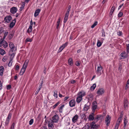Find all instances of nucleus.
<instances>
[{"label":"nucleus","mask_w":129,"mask_h":129,"mask_svg":"<svg viewBox=\"0 0 129 129\" xmlns=\"http://www.w3.org/2000/svg\"><path fill=\"white\" fill-rule=\"evenodd\" d=\"M86 95V92L84 90H81L78 92L77 93V97L76 101L78 103H80L83 97Z\"/></svg>","instance_id":"f257e3e1"},{"label":"nucleus","mask_w":129,"mask_h":129,"mask_svg":"<svg viewBox=\"0 0 129 129\" xmlns=\"http://www.w3.org/2000/svg\"><path fill=\"white\" fill-rule=\"evenodd\" d=\"M97 108V102L96 101H94L92 103V107L93 113H92L89 116V119L90 120H93L94 119V113Z\"/></svg>","instance_id":"f03ea898"},{"label":"nucleus","mask_w":129,"mask_h":129,"mask_svg":"<svg viewBox=\"0 0 129 129\" xmlns=\"http://www.w3.org/2000/svg\"><path fill=\"white\" fill-rule=\"evenodd\" d=\"M28 62L29 60L28 59L26 60L25 61L20 72V75H22L25 72L27 67Z\"/></svg>","instance_id":"7ed1b4c3"},{"label":"nucleus","mask_w":129,"mask_h":129,"mask_svg":"<svg viewBox=\"0 0 129 129\" xmlns=\"http://www.w3.org/2000/svg\"><path fill=\"white\" fill-rule=\"evenodd\" d=\"M111 117L109 115H107L105 119V122L107 126H108L110 123Z\"/></svg>","instance_id":"20e7f679"},{"label":"nucleus","mask_w":129,"mask_h":129,"mask_svg":"<svg viewBox=\"0 0 129 129\" xmlns=\"http://www.w3.org/2000/svg\"><path fill=\"white\" fill-rule=\"evenodd\" d=\"M12 20V17L10 16H7L4 19L6 23H8L10 22Z\"/></svg>","instance_id":"39448f33"},{"label":"nucleus","mask_w":129,"mask_h":129,"mask_svg":"<svg viewBox=\"0 0 129 129\" xmlns=\"http://www.w3.org/2000/svg\"><path fill=\"white\" fill-rule=\"evenodd\" d=\"M105 92V90L104 89L102 88H99L97 91V95H102Z\"/></svg>","instance_id":"423d86ee"},{"label":"nucleus","mask_w":129,"mask_h":129,"mask_svg":"<svg viewBox=\"0 0 129 129\" xmlns=\"http://www.w3.org/2000/svg\"><path fill=\"white\" fill-rule=\"evenodd\" d=\"M9 47L11 49V50L12 52L15 51L16 50V48L15 47L13 43L10 42L9 44Z\"/></svg>","instance_id":"0eeeda50"},{"label":"nucleus","mask_w":129,"mask_h":129,"mask_svg":"<svg viewBox=\"0 0 129 129\" xmlns=\"http://www.w3.org/2000/svg\"><path fill=\"white\" fill-rule=\"evenodd\" d=\"M91 129H97V122L93 121L91 122L90 124Z\"/></svg>","instance_id":"6e6552de"},{"label":"nucleus","mask_w":129,"mask_h":129,"mask_svg":"<svg viewBox=\"0 0 129 129\" xmlns=\"http://www.w3.org/2000/svg\"><path fill=\"white\" fill-rule=\"evenodd\" d=\"M76 102L74 100H72L69 102V106L71 107H72L75 106Z\"/></svg>","instance_id":"1a4fd4ad"},{"label":"nucleus","mask_w":129,"mask_h":129,"mask_svg":"<svg viewBox=\"0 0 129 129\" xmlns=\"http://www.w3.org/2000/svg\"><path fill=\"white\" fill-rule=\"evenodd\" d=\"M120 56H121V59H124L127 57V53L125 52H123L121 53Z\"/></svg>","instance_id":"9d476101"},{"label":"nucleus","mask_w":129,"mask_h":129,"mask_svg":"<svg viewBox=\"0 0 129 129\" xmlns=\"http://www.w3.org/2000/svg\"><path fill=\"white\" fill-rule=\"evenodd\" d=\"M79 116L77 115H76L72 118L73 122L74 123L76 122Z\"/></svg>","instance_id":"9b49d317"},{"label":"nucleus","mask_w":129,"mask_h":129,"mask_svg":"<svg viewBox=\"0 0 129 129\" xmlns=\"http://www.w3.org/2000/svg\"><path fill=\"white\" fill-rule=\"evenodd\" d=\"M17 10V8L16 7H14L11 8L10 12L12 14H15L16 13Z\"/></svg>","instance_id":"f8f14e48"},{"label":"nucleus","mask_w":129,"mask_h":129,"mask_svg":"<svg viewBox=\"0 0 129 129\" xmlns=\"http://www.w3.org/2000/svg\"><path fill=\"white\" fill-rule=\"evenodd\" d=\"M52 121L53 122H57L58 120V116L57 115L54 116L52 118Z\"/></svg>","instance_id":"ddd939ff"},{"label":"nucleus","mask_w":129,"mask_h":129,"mask_svg":"<svg viewBox=\"0 0 129 129\" xmlns=\"http://www.w3.org/2000/svg\"><path fill=\"white\" fill-rule=\"evenodd\" d=\"M4 71V67L2 66H0V75L1 76H3Z\"/></svg>","instance_id":"4468645a"},{"label":"nucleus","mask_w":129,"mask_h":129,"mask_svg":"<svg viewBox=\"0 0 129 129\" xmlns=\"http://www.w3.org/2000/svg\"><path fill=\"white\" fill-rule=\"evenodd\" d=\"M102 67H98L97 68V75H100L101 74V70Z\"/></svg>","instance_id":"2eb2a0df"},{"label":"nucleus","mask_w":129,"mask_h":129,"mask_svg":"<svg viewBox=\"0 0 129 129\" xmlns=\"http://www.w3.org/2000/svg\"><path fill=\"white\" fill-rule=\"evenodd\" d=\"M128 104V102L127 100L125 99L124 102V107L126 109L127 107Z\"/></svg>","instance_id":"dca6fc26"},{"label":"nucleus","mask_w":129,"mask_h":129,"mask_svg":"<svg viewBox=\"0 0 129 129\" xmlns=\"http://www.w3.org/2000/svg\"><path fill=\"white\" fill-rule=\"evenodd\" d=\"M123 115L121 114L120 117L118 119L117 121L116 122V123H118L119 124H120V123L121 122L122 119V118Z\"/></svg>","instance_id":"f3484780"},{"label":"nucleus","mask_w":129,"mask_h":129,"mask_svg":"<svg viewBox=\"0 0 129 129\" xmlns=\"http://www.w3.org/2000/svg\"><path fill=\"white\" fill-rule=\"evenodd\" d=\"M40 11L41 10L40 9H38L35 11L34 14V16L35 17H36L38 15Z\"/></svg>","instance_id":"a211bd4d"},{"label":"nucleus","mask_w":129,"mask_h":129,"mask_svg":"<svg viewBox=\"0 0 129 129\" xmlns=\"http://www.w3.org/2000/svg\"><path fill=\"white\" fill-rule=\"evenodd\" d=\"M16 20L15 19H14L13 20H12V22L11 23L10 27L11 28L13 27L15 23H16Z\"/></svg>","instance_id":"6ab92c4d"},{"label":"nucleus","mask_w":129,"mask_h":129,"mask_svg":"<svg viewBox=\"0 0 129 129\" xmlns=\"http://www.w3.org/2000/svg\"><path fill=\"white\" fill-rule=\"evenodd\" d=\"M104 40L102 38V39L101 41H100L99 40L97 41V47H100L102 45Z\"/></svg>","instance_id":"aec40b11"},{"label":"nucleus","mask_w":129,"mask_h":129,"mask_svg":"<svg viewBox=\"0 0 129 129\" xmlns=\"http://www.w3.org/2000/svg\"><path fill=\"white\" fill-rule=\"evenodd\" d=\"M43 84V81H42V82L40 84V85L38 87V88L37 89V91H36V92L35 93V94H37L38 93L39 91L41 89V88H42V87Z\"/></svg>","instance_id":"412c9836"},{"label":"nucleus","mask_w":129,"mask_h":129,"mask_svg":"<svg viewBox=\"0 0 129 129\" xmlns=\"http://www.w3.org/2000/svg\"><path fill=\"white\" fill-rule=\"evenodd\" d=\"M68 64L70 66H72L73 65V61L71 58H70L68 61Z\"/></svg>","instance_id":"4be33fe9"},{"label":"nucleus","mask_w":129,"mask_h":129,"mask_svg":"<svg viewBox=\"0 0 129 129\" xmlns=\"http://www.w3.org/2000/svg\"><path fill=\"white\" fill-rule=\"evenodd\" d=\"M129 88V79L127 80L126 84L125 87V89L126 90Z\"/></svg>","instance_id":"5701e85b"},{"label":"nucleus","mask_w":129,"mask_h":129,"mask_svg":"<svg viewBox=\"0 0 129 129\" xmlns=\"http://www.w3.org/2000/svg\"><path fill=\"white\" fill-rule=\"evenodd\" d=\"M60 107L59 108L58 110L59 112L61 113L62 112V110L63 108L64 107V105H60Z\"/></svg>","instance_id":"b1692460"},{"label":"nucleus","mask_w":129,"mask_h":129,"mask_svg":"<svg viewBox=\"0 0 129 129\" xmlns=\"http://www.w3.org/2000/svg\"><path fill=\"white\" fill-rule=\"evenodd\" d=\"M32 27L31 25H29V28L27 29V32L29 33L31 32L32 29Z\"/></svg>","instance_id":"393cba45"},{"label":"nucleus","mask_w":129,"mask_h":129,"mask_svg":"<svg viewBox=\"0 0 129 129\" xmlns=\"http://www.w3.org/2000/svg\"><path fill=\"white\" fill-rule=\"evenodd\" d=\"M5 53V52L4 49L0 48V54L1 55H3Z\"/></svg>","instance_id":"a878e982"},{"label":"nucleus","mask_w":129,"mask_h":129,"mask_svg":"<svg viewBox=\"0 0 129 129\" xmlns=\"http://www.w3.org/2000/svg\"><path fill=\"white\" fill-rule=\"evenodd\" d=\"M3 46L5 48H7L8 46V44L5 41L3 42Z\"/></svg>","instance_id":"bb28decb"},{"label":"nucleus","mask_w":129,"mask_h":129,"mask_svg":"<svg viewBox=\"0 0 129 129\" xmlns=\"http://www.w3.org/2000/svg\"><path fill=\"white\" fill-rule=\"evenodd\" d=\"M61 18L60 17H59L57 21V23H56V28L58 29V28L60 22Z\"/></svg>","instance_id":"cd10ccee"},{"label":"nucleus","mask_w":129,"mask_h":129,"mask_svg":"<svg viewBox=\"0 0 129 129\" xmlns=\"http://www.w3.org/2000/svg\"><path fill=\"white\" fill-rule=\"evenodd\" d=\"M89 108V106L87 105H85L84 108V110L87 111Z\"/></svg>","instance_id":"c85d7f7f"},{"label":"nucleus","mask_w":129,"mask_h":129,"mask_svg":"<svg viewBox=\"0 0 129 129\" xmlns=\"http://www.w3.org/2000/svg\"><path fill=\"white\" fill-rule=\"evenodd\" d=\"M96 87V84H93L90 88V89L91 90H93Z\"/></svg>","instance_id":"c756f323"},{"label":"nucleus","mask_w":129,"mask_h":129,"mask_svg":"<svg viewBox=\"0 0 129 129\" xmlns=\"http://www.w3.org/2000/svg\"><path fill=\"white\" fill-rule=\"evenodd\" d=\"M126 117V116L124 117V124L126 125L128 122V121L127 120Z\"/></svg>","instance_id":"7c9ffc66"},{"label":"nucleus","mask_w":129,"mask_h":129,"mask_svg":"<svg viewBox=\"0 0 129 129\" xmlns=\"http://www.w3.org/2000/svg\"><path fill=\"white\" fill-rule=\"evenodd\" d=\"M60 102H58L57 103L53 106L52 107V109H54L58 105L60 104Z\"/></svg>","instance_id":"2f4dec72"},{"label":"nucleus","mask_w":129,"mask_h":129,"mask_svg":"<svg viewBox=\"0 0 129 129\" xmlns=\"http://www.w3.org/2000/svg\"><path fill=\"white\" fill-rule=\"evenodd\" d=\"M13 62V59H10L9 62L8 64V66L9 67H10L12 66V63Z\"/></svg>","instance_id":"473e14b6"},{"label":"nucleus","mask_w":129,"mask_h":129,"mask_svg":"<svg viewBox=\"0 0 129 129\" xmlns=\"http://www.w3.org/2000/svg\"><path fill=\"white\" fill-rule=\"evenodd\" d=\"M103 118L102 116L101 115H97V120H101Z\"/></svg>","instance_id":"72a5a7b5"},{"label":"nucleus","mask_w":129,"mask_h":129,"mask_svg":"<svg viewBox=\"0 0 129 129\" xmlns=\"http://www.w3.org/2000/svg\"><path fill=\"white\" fill-rule=\"evenodd\" d=\"M4 40V39H1L0 40V47H1L3 46V42L4 41H5Z\"/></svg>","instance_id":"f704fd0d"},{"label":"nucleus","mask_w":129,"mask_h":129,"mask_svg":"<svg viewBox=\"0 0 129 129\" xmlns=\"http://www.w3.org/2000/svg\"><path fill=\"white\" fill-rule=\"evenodd\" d=\"M48 127L50 129H52L53 127V125L51 124H49L48 125Z\"/></svg>","instance_id":"c9c22d12"},{"label":"nucleus","mask_w":129,"mask_h":129,"mask_svg":"<svg viewBox=\"0 0 129 129\" xmlns=\"http://www.w3.org/2000/svg\"><path fill=\"white\" fill-rule=\"evenodd\" d=\"M64 48V47L62 45L61 46L58 50V51L59 52H61Z\"/></svg>","instance_id":"e433bc0d"},{"label":"nucleus","mask_w":129,"mask_h":129,"mask_svg":"<svg viewBox=\"0 0 129 129\" xmlns=\"http://www.w3.org/2000/svg\"><path fill=\"white\" fill-rule=\"evenodd\" d=\"M14 35V34L13 33L10 34L8 36V38L9 39H11L12 38Z\"/></svg>","instance_id":"4c0bfd02"},{"label":"nucleus","mask_w":129,"mask_h":129,"mask_svg":"<svg viewBox=\"0 0 129 129\" xmlns=\"http://www.w3.org/2000/svg\"><path fill=\"white\" fill-rule=\"evenodd\" d=\"M11 113H9L8 115V116L7 117V118L6 119L10 120V119L11 118Z\"/></svg>","instance_id":"58836bf2"},{"label":"nucleus","mask_w":129,"mask_h":129,"mask_svg":"<svg viewBox=\"0 0 129 129\" xmlns=\"http://www.w3.org/2000/svg\"><path fill=\"white\" fill-rule=\"evenodd\" d=\"M32 41V39H30L29 38H27L25 40V42H31Z\"/></svg>","instance_id":"ea45409f"},{"label":"nucleus","mask_w":129,"mask_h":129,"mask_svg":"<svg viewBox=\"0 0 129 129\" xmlns=\"http://www.w3.org/2000/svg\"><path fill=\"white\" fill-rule=\"evenodd\" d=\"M68 16H65V17L64 18V21H63V22L64 23H66V22H67L68 19Z\"/></svg>","instance_id":"a19ab883"},{"label":"nucleus","mask_w":129,"mask_h":129,"mask_svg":"<svg viewBox=\"0 0 129 129\" xmlns=\"http://www.w3.org/2000/svg\"><path fill=\"white\" fill-rule=\"evenodd\" d=\"M102 36L103 37H105V33L104 32V30L103 29H102Z\"/></svg>","instance_id":"79ce46f5"},{"label":"nucleus","mask_w":129,"mask_h":129,"mask_svg":"<svg viewBox=\"0 0 129 129\" xmlns=\"http://www.w3.org/2000/svg\"><path fill=\"white\" fill-rule=\"evenodd\" d=\"M117 35L119 36H121L122 34V32L119 30L118 31H117Z\"/></svg>","instance_id":"37998d69"},{"label":"nucleus","mask_w":129,"mask_h":129,"mask_svg":"<svg viewBox=\"0 0 129 129\" xmlns=\"http://www.w3.org/2000/svg\"><path fill=\"white\" fill-rule=\"evenodd\" d=\"M34 120L33 119H31L29 121V124L30 125H32L33 123Z\"/></svg>","instance_id":"c03bdc74"},{"label":"nucleus","mask_w":129,"mask_h":129,"mask_svg":"<svg viewBox=\"0 0 129 129\" xmlns=\"http://www.w3.org/2000/svg\"><path fill=\"white\" fill-rule=\"evenodd\" d=\"M53 96L56 98H57L58 97L57 94L56 93V92L54 91V92Z\"/></svg>","instance_id":"a18cd8bd"},{"label":"nucleus","mask_w":129,"mask_h":129,"mask_svg":"<svg viewBox=\"0 0 129 129\" xmlns=\"http://www.w3.org/2000/svg\"><path fill=\"white\" fill-rule=\"evenodd\" d=\"M8 31H6L5 32V33L4 34V39L7 36L8 34Z\"/></svg>","instance_id":"49530a36"},{"label":"nucleus","mask_w":129,"mask_h":129,"mask_svg":"<svg viewBox=\"0 0 129 129\" xmlns=\"http://www.w3.org/2000/svg\"><path fill=\"white\" fill-rule=\"evenodd\" d=\"M96 25L97 22L96 21L91 26V28H93Z\"/></svg>","instance_id":"de8ad7c7"},{"label":"nucleus","mask_w":129,"mask_h":129,"mask_svg":"<svg viewBox=\"0 0 129 129\" xmlns=\"http://www.w3.org/2000/svg\"><path fill=\"white\" fill-rule=\"evenodd\" d=\"M123 15V13L122 12H120L118 15V17H120Z\"/></svg>","instance_id":"09e8293b"},{"label":"nucleus","mask_w":129,"mask_h":129,"mask_svg":"<svg viewBox=\"0 0 129 129\" xmlns=\"http://www.w3.org/2000/svg\"><path fill=\"white\" fill-rule=\"evenodd\" d=\"M119 125V124H118L116 123L114 129H118Z\"/></svg>","instance_id":"8fccbe9b"},{"label":"nucleus","mask_w":129,"mask_h":129,"mask_svg":"<svg viewBox=\"0 0 129 129\" xmlns=\"http://www.w3.org/2000/svg\"><path fill=\"white\" fill-rule=\"evenodd\" d=\"M68 42H66L64 44H63L62 45V46L64 48L65 47H66L67 46V45H68Z\"/></svg>","instance_id":"3c124183"},{"label":"nucleus","mask_w":129,"mask_h":129,"mask_svg":"<svg viewBox=\"0 0 129 129\" xmlns=\"http://www.w3.org/2000/svg\"><path fill=\"white\" fill-rule=\"evenodd\" d=\"M14 125L15 123H13L11 126L10 129H14Z\"/></svg>","instance_id":"603ef678"},{"label":"nucleus","mask_w":129,"mask_h":129,"mask_svg":"<svg viewBox=\"0 0 129 129\" xmlns=\"http://www.w3.org/2000/svg\"><path fill=\"white\" fill-rule=\"evenodd\" d=\"M115 9V7L114 6H113L110 10V11H111L113 12L114 10Z\"/></svg>","instance_id":"864d4df0"},{"label":"nucleus","mask_w":129,"mask_h":129,"mask_svg":"<svg viewBox=\"0 0 129 129\" xmlns=\"http://www.w3.org/2000/svg\"><path fill=\"white\" fill-rule=\"evenodd\" d=\"M75 64L77 66H78L80 64V62L79 61H77L76 62Z\"/></svg>","instance_id":"5fc2aeb1"},{"label":"nucleus","mask_w":129,"mask_h":129,"mask_svg":"<svg viewBox=\"0 0 129 129\" xmlns=\"http://www.w3.org/2000/svg\"><path fill=\"white\" fill-rule=\"evenodd\" d=\"M4 31V29L2 27L0 28V34H1Z\"/></svg>","instance_id":"6e6d98bb"},{"label":"nucleus","mask_w":129,"mask_h":129,"mask_svg":"<svg viewBox=\"0 0 129 129\" xmlns=\"http://www.w3.org/2000/svg\"><path fill=\"white\" fill-rule=\"evenodd\" d=\"M89 126L88 125L86 126L83 128V129H89Z\"/></svg>","instance_id":"4d7b16f0"},{"label":"nucleus","mask_w":129,"mask_h":129,"mask_svg":"<svg viewBox=\"0 0 129 129\" xmlns=\"http://www.w3.org/2000/svg\"><path fill=\"white\" fill-rule=\"evenodd\" d=\"M25 5V3H24L22 5L21 7H20V9H21V10L24 7V6Z\"/></svg>","instance_id":"13d9d810"},{"label":"nucleus","mask_w":129,"mask_h":129,"mask_svg":"<svg viewBox=\"0 0 129 129\" xmlns=\"http://www.w3.org/2000/svg\"><path fill=\"white\" fill-rule=\"evenodd\" d=\"M7 59L6 58V57L5 56V57H4L3 59H2V60L4 62H5L6 61V60Z\"/></svg>","instance_id":"bf43d9fd"},{"label":"nucleus","mask_w":129,"mask_h":129,"mask_svg":"<svg viewBox=\"0 0 129 129\" xmlns=\"http://www.w3.org/2000/svg\"><path fill=\"white\" fill-rule=\"evenodd\" d=\"M19 69V66L18 65H16V70H18Z\"/></svg>","instance_id":"052dcab7"},{"label":"nucleus","mask_w":129,"mask_h":129,"mask_svg":"<svg viewBox=\"0 0 129 129\" xmlns=\"http://www.w3.org/2000/svg\"><path fill=\"white\" fill-rule=\"evenodd\" d=\"M9 120L6 119V121L5 122V124L7 125L9 123Z\"/></svg>","instance_id":"680f3d73"},{"label":"nucleus","mask_w":129,"mask_h":129,"mask_svg":"<svg viewBox=\"0 0 129 129\" xmlns=\"http://www.w3.org/2000/svg\"><path fill=\"white\" fill-rule=\"evenodd\" d=\"M69 97H65L64 99V101H66L67 99H68L69 98Z\"/></svg>","instance_id":"e2e57ef3"},{"label":"nucleus","mask_w":129,"mask_h":129,"mask_svg":"<svg viewBox=\"0 0 129 129\" xmlns=\"http://www.w3.org/2000/svg\"><path fill=\"white\" fill-rule=\"evenodd\" d=\"M71 83L74 84L75 82V81L74 80H72L71 81Z\"/></svg>","instance_id":"0e129e2a"},{"label":"nucleus","mask_w":129,"mask_h":129,"mask_svg":"<svg viewBox=\"0 0 129 129\" xmlns=\"http://www.w3.org/2000/svg\"><path fill=\"white\" fill-rule=\"evenodd\" d=\"M69 12L66 11L65 14V16H68L69 15Z\"/></svg>","instance_id":"69168bd1"},{"label":"nucleus","mask_w":129,"mask_h":129,"mask_svg":"<svg viewBox=\"0 0 129 129\" xmlns=\"http://www.w3.org/2000/svg\"><path fill=\"white\" fill-rule=\"evenodd\" d=\"M11 87V86L10 85H8L7 86V89H10Z\"/></svg>","instance_id":"338daca9"},{"label":"nucleus","mask_w":129,"mask_h":129,"mask_svg":"<svg viewBox=\"0 0 129 129\" xmlns=\"http://www.w3.org/2000/svg\"><path fill=\"white\" fill-rule=\"evenodd\" d=\"M126 51H127V53H129V49L127 48Z\"/></svg>","instance_id":"774afa93"}]
</instances>
